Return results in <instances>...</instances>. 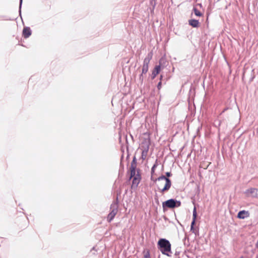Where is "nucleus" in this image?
<instances>
[{"mask_svg":"<svg viewBox=\"0 0 258 258\" xmlns=\"http://www.w3.org/2000/svg\"><path fill=\"white\" fill-rule=\"evenodd\" d=\"M158 249L162 254L170 256L171 254V244L169 241L164 238L159 239L157 243Z\"/></svg>","mask_w":258,"mask_h":258,"instance_id":"obj_1","label":"nucleus"},{"mask_svg":"<svg viewBox=\"0 0 258 258\" xmlns=\"http://www.w3.org/2000/svg\"><path fill=\"white\" fill-rule=\"evenodd\" d=\"M157 184L158 188L162 192H164L170 188L171 183L168 178L162 176L157 179Z\"/></svg>","mask_w":258,"mask_h":258,"instance_id":"obj_2","label":"nucleus"},{"mask_svg":"<svg viewBox=\"0 0 258 258\" xmlns=\"http://www.w3.org/2000/svg\"><path fill=\"white\" fill-rule=\"evenodd\" d=\"M131 177L133 178L132 187L136 188L140 182L141 176L133 164L132 165L131 167Z\"/></svg>","mask_w":258,"mask_h":258,"instance_id":"obj_3","label":"nucleus"},{"mask_svg":"<svg viewBox=\"0 0 258 258\" xmlns=\"http://www.w3.org/2000/svg\"><path fill=\"white\" fill-rule=\"evenodd\" d=\"M180 206V202L174 200L173 199H170L163 203V207H167L170 208H173L175 207H179Z\"/></svg>","mask_w":258,"mask_h":258,"instance_id":"obj_4","label":"nucleus"},{"mask_svg":"<svg viewBox=\"0 0 258 258\" xmlns=\"http://www.w3.org/2000/svg\"><path fill=\"white\" fill-rule=\"evenodd\" d=\"M244 194L247 197L258 198V189L249 188L244 191Z\"/></svg>","mask_w":258,"mask_h":258,"instance_id":"obj_5","label":"nucleus"},{"mask_svg":"<svg viewBox=\"0 0 258 258\" xmlns=\"http://www.w3.org/2000/svg\"><path fill=\"white\" fill-rule=\"evenodd\" d=\"M150 145V141L148 136H147V138L145 139V141L142 142L141 145V148L142 150V154H146L148 151L149 147Z\"/></svg>","mask_w":258,"mask_h":258,"instance_id":"obj_6","label":"nucleus"},{"mask_svg":"<svg viewBox=\"0 0 258 258\" xmlns=\"http://www.w3.org/2000/svg\"><path fill=\"white\" fill-rule=\"evenodd\" d=\"M117 211L116 205H114L112 211L108 215L107 219L109 221H111L113 219L117 213Z\"/></svg>","mask_w":258,"mask_h":258,"instance_id":"obj_7","label":"nucleus"},{"mask_svg":"<svg viewBox=\"0 0 258 258\" xmlns=\"http://www.w3.org/2000/svg\"><path fill=\"white\" fill-rule=\"evenodd\" d=\"M197 215V214L196 208V207H194V210H193L192 221V222L191 224V227H190V230L192 231L193 232H194V226L196 222Z\"/></svg>","mask_w":258,"mask_h":258,"instance_id":"obj_8","label":"nucleus"},{"mask_svg":"<svg viewBox=\"0 0 258 258\" xmlns=\"http://www.w3.org/2000/svg\"><path fill=\"white\" fill-rule=\"evenodd\" d=\"M198 7L200 8H201L202 7V5L201 4H198L194 8V12L195 13V15L197 16H202L203 15L202 13H201L199 10H198Z\"/></svg>","mask_w":258,"mask_h":258,"instance_id":"obj_9","label":"nucleus"},{"mask_svg":"<svg viewBox=\"0 0 258 258\" xmlns=\"http://www.w3.org/2000/svg\"><path fill=\"white\" fill-rule=\"evenodd\" d=\"M249 216V213L246 211H241L238 213L237 217L240 219H245Z\"/></svg>","mask_w":258,"mask_h":258,"instance_id":"obj_10","label":"nucleus"},{"mask_svg":"<svg viewBox=\"0 0 258 258\" xmlns=\"http://www.w3.org/2000/svg\"><path fill=\"white\" fill-rule=\"evenodd\" d=\"M31 34V31L29 27H25L23 30V35L25 38L29 37Z\"/></svg>","mask_w":258,"mask_h":258,"instance_id":"obj_11","label":"nucleus"},{"mask_svg":"<svg viewBox=\"0 0 258 258\" xmlns=\"http://www.w3.org/2000/svg\"><path fill=\"white\" fill-rule=\"evenodd\" d=\"M161 67L160 66H156L152 74V79H154L156 77V76L159 73Z\"/></svg>","mask_w":258,"mask_h":258,"instance_id":"obj_12","label":"nucleus"},{"mask_svg":"<svg viewBox=\"0 0 258 258\" xmlns=\"http://www.w3.org/2000/svg\"><path fill=\"white\" fill-rule=\"evenodd\" d=\"M189 24L193 27H198L199 26V22L198 20L191 19L188 21Z\"/></svg>","mask_w":258,"mask_h":258,"instance_id":"obj_13","label":"nucleus"},{"mask_svg":"<svg viewBox=\"0 0 258 258\" xmlns=\"http://www.w3.org/2000/svg\"><path fill=\"white\" fill-rule=\"evenodd\" d=\"M148 71V66L146 64H143L142 68V74H146Z\"/></svg>","mask_w":258,"mask_h":258,"instance_id":"obj_14","label":"nucleus"},{"mask_svg":"<svg viewBox=\"0 0 258 258\" xmlns=\"http://www.w3.org/2000/svg\"><path fill=\"white\" fill-rule=\"evenodd\" d=\"M149 61H150V58H146L144 59V64H146L147 66H148Z\"/></svg>","mask_w":258,"mask_h":258,"instance_id":"obj_15","label":"nucleus"},{"mask_svg":"<svg viewBox=\"0 0 258 258\" xmlns=\"http://www.w3.org/2000/svg\"><path fill=\"white\" fill-rule=\"evenodd\" d=\"M144 258H149V253L148 252L145 254Z\"/></svg>","mask_w":258,"mask_h":258,"instance_id":"obj_16","label":"nucleus"},{"mask_svg":"<svg viewBox=\"0 0 258 258\" xmlns=\"http://www.w3.org/2000/svg\"><path fill=\"white\" fill-rule=\"evenodd\" d=\"M22 3V0H20V9H21V8Z\"/></svg>","mask_w":258,"mask_h":258,"instance_id":"obj_17","label":"nucleus"},{"mask_svg":"<svg viewBox=\"0 0 258 258\" xmlns=\"http://www.w3.org/2000/svg\"><path fill=\"white\" fill-rule=\"evenodd\" d=\"M166 175L168 176V177H169L170 176V173L169 172H167L166 173Z\"/></svg>","mask_w":258,"mask_h":258,"instance_id":"obj_18","label":"nucleus"},{"mask_svg":"<svg viewBox=\"0 0 258 258\" xmlns=\"http://www.w3.org/2000/svg\"><path fill=\"white\" fill-rule=\"evenodd\" d=\"M160 84H161V82H160L158 84V86H160Z\"/></svg>","mask_w":258,"mask_h":258,"instance_id":"obj_19","label":"nucleus"}]
</instances>
